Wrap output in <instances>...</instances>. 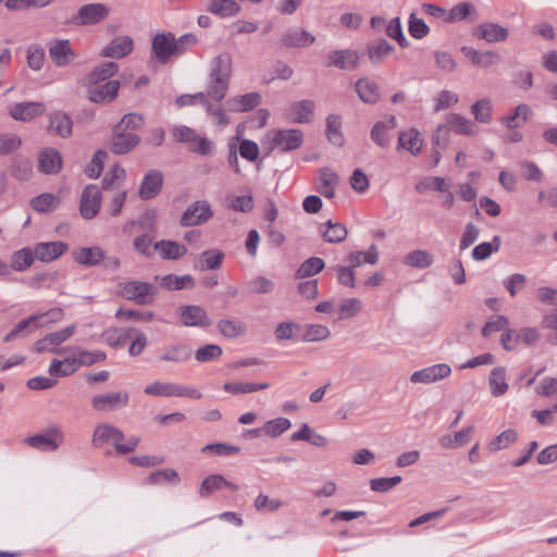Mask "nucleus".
Wrapping results in <instances>:
<instances>
[{"mask_svg": "<svg viewBox=\"0 0 557 557\" xmlns=\"http://www.w3.org/2000/svg\"><path fill=\"white\" fill-rule=\"evenodd\" d=\"M261 96L258 92H249L231 97L226 100V109L231 112H247L259 106Z\"/></svg>", "mask_w": 557, "mask_h": 557, "instance_id": "nucleus-25", "label": "nucleus"}, {"mask_svg": "<svg viewBox=\"0 0 557 557\" xmlns=\"http://www.w3.org/2000/svg\"><path fill=\"white\" fill-rule=\"evenodd\" d=\"M209 84L207 88V95L209 98L215 101H221L228 89V79L218 78V77H209Z\"/></svg>", "mask_w": 557, "mask_h": 557, "instance_id": "nucleus-54", "label": "nucleus"}, {"mask_svg": "<svg viewBox=\"0 0 557 557\" xmlns=\"http://www.w3.org/2000/svg\"><path fill=\"white\" fill-rule=\"evenodd\" d=\"M73 259L76 263L85 267H96L106 259V252L101 247H83L73 252Z\"/></svg>", "mask_w": 557, "mask_h": 557, "instance_id": "nucleus-24", "label": "nucleus"}, {"mask_svg": "<svg viewBox=\"0 0 557 557\" xmlns=\"http://www.w3.org/2000/svg\"><path fill=\"white\" fill-rule=\"evenodd\" d=\"M153 249L159 252L162 259H178L187 252L184 245L173 240H160L153 245Z\"/></svg>", "mask_w": 557, "mask_h": 557, "instance_id": "nucleus-40", "label": "nucleus"}, {"mask_svg": "<svg viewBox=\"0 0 557 557\" xmlns=\"http://www.w3.org/2000/svg\"><path fill=\"white\" fill-rule=\"evenodd\" d=\"M290 428V421L287 418H276L267 421L261 431L271 437H277Z\"/></svg>", "mask_w": 557, "mask_h": 557, "instance_id": "nucleus-57", "label": "nucleus"}, {"mask_svg": "<svg viewBox=\"0 0 557 557\" xmlns=\"http://www.w3.org/2000/svg\"><path fill=\"white\" fill-rule=\"evenodd\" d=\"M473 35L487 42L505 41L509 32L506 27L492 22L480 24L473 32Z\"/></svg>", "mask_w": 557, "mask_h": 557, "instance_id": "nucleus-21", "label": "nucleus"}, {"mask_svg": "<svg viewBox=\"0 0 557 557\" xmlns=\"http://www.w3.org/2000/svg\"><path fill=\"white\" fill-rule=\"evenodd\" d=\"M268 383H245V382H227L223 385V389L231 394H248L267 389Z\"/></svg>", "mask_w": 557, "mask_h": 557, "instance_id": "nucleus-52", "label": "nucleus"}, {"mask_svg": "<svg viewBox=\"0 0 557 557\" xmlns=\"http://www.w3.org/2000/svg\"><path fill=\"white\" fill-rule=\"evenodd\" d=\"M490 389L493 396L498 397L508 391L505 368L497 367L491 371L488 379Z\"/></svg>", "mask_w": 557, "mask_h": 557, "instance_id": "nucleus-47", "label": "nucleus"}, {"mask_svg": "<svg viewBox=\"0 0 557 557\" xmlns=\"http://www.w3.org/2000/svg\"><path fill=\"white\" fill-rule=\"evenodd\" d=\"M392 51L393 46L384 39L368 47V55L373 63L380 62Z\"/></svg>", "mask_w": 557, "mask_h": 557, "instance_id": "nucleus-61", "label": "nucleus"}, {"mask_svg": "<svg viewBox=\"0 0 557 557\" xmlns=\"http://www.w3.org/2000/svg\"><path fill=\"white\" fill-rule=\"evenodd\" d=\"M405 265L417 268V269H426L432 265L434 262V256L423 249H416L408 252L403 260Z\"/></svg>", "mask_w": 557, "mask_h": 557, "instance_id": "nucleus-43", "label": "nucleus"}, {"mask_svg": "<svg viewBox=\"0 0 557 557\" xmlns=\"http://www.w3.org/2000/svg\"><path fill=\"white\" fill-rule=\"evenodd\" d=\"M39 318V315H30L29 318L20 321L3 338V341L5 343L11 342L17 337L26 336L27 334L34 332L36 329L44 326V323H37Z\"/></svg>", "mask_w": 557, "mask_h": 557, "instance_id": "nucleus-39", "label": "nucleus"}, {"mask_svg": "<svg viewBox=\"0 0 557 557\" xmlns=\"http://www.w3.org/2000/svg\"><path fill=\"white\" fill-rule=\"evenodd\" d=\"M326 225L327 230L323 233V237L327 243L336 244L346 239L348 231L344 224L329 221Z\"/></svg>", "mask_w": 557, "mask_h": 557, "instance_id": "nucleus-55", "label": "nucleus"}, {"mask_svg": "<svg viewBox=\"0 0 557 557\" xmlns=\"http://www.w3.org/2000/svg\"><path fill=\"white\" fill-rule=\"evenodd\" d=\"M193 349L189 345L184 343H174L161 349L158 355V360L161 362L170 363H185L190 360Z\"/></svg>", "mask_w": 557, "mask_h": 557, "instance_id": "nucleus-11", "label": "nucleus"}, {"mask_svg": "<svg viewBox=\"0 0 557 557\" xmlns=\"http://www.w3.org/2000/svg\"><path fill=\"white\" fill-rule=\"evenodd\" d=\"M175 383L154 382L145 387L146 395L160 397H174Z\"/></svg>", "mask_w": 557, "mask_h": 557, "instance_id": "nucleus-62", "label": "nucleus"}, {"mask_svg": "<svg viewBox=\"0 0 557 557\" xmlns=\"http://www.w3.org/2000/svg\"><path fill=\"white\" fill-rule=\"evenodd\" d=\"M140 141V137L122 129V125H115L111 138L110 149L115 154H124L134 149Z\"/></svg>", "mask_w": 557, "mask_h": 557, "instance_id": "nucleus-8", "label": "nucleus"}, {"mask_svg": "<svg viewBox=\"0 0 557 557\" xmlns=\"http://www.w3.org/2000/svg\"><path fill=\"white\" fill-rule=\"evenodd\" d=\"M331 332L327 326L322 324H308L305 327L302 341L307 343L325 341Z\"/></svg>", "mask_w": 557, "mask_h": 557, "instance_id": "nucleus-56", "label": "nucleus"}, {"mask_svg": "<svg viewBox=\"0 0 557 557\" xmlns=\"http://www.w3.org/2000/svg\"><path fill=\"white\" fill-rule=\"evenodd\" d=\"M75 329V325H70L46 335L34 344V350L38 354L45 351L57 352V347L69 339L74 334Z\"/></svg>", "mask_w": 557, "mask_h": 557, "instance_id": "nucleus-9", "label": "nucleus"}, {"mask_svg": "<svg viewBox=\"0 0 557 557\" xmlns=\"http://www.w3.org/2000/svg\"><path fill=\"white\" fill-rule=\"evenodd\" d=\"M397 126L395 116L391 115L383 121L376 122L370 133L371 139L381 148H388L391 145L389 132Z\"/></svg>", "mask_w": 557, "mask_h": 557, "instance_id": "nucleus-19", "label": "nucleus"}, {"mask_svg": "<svg viewBox=\"0 0 557 557\" xmlns=\"http://www.w3.org/2000/svg\"><path fill=\"white\" fill-rule=\"evenodd\" d=\"M128 401L129 394L125 391L95 395L90 400L92 409L98 412L124 408Z\"/></svg>", "mask_w": 557, "mask_h": 557, "instance_id": "nucleus-7", "label": "nucleus"}, {"mask_svg": "<svg viewBox=\"0 0 557 557\" xmlns=\"http://www.w3.org/2000/svg\"><path fill=\"white\" fill-rule=\"evenodd\" d=\"M69 249L64 242H42L34 246V253L37 260L41 262H51L63 256Z\"/></svg>", "mask_w": 557, "mask_h": 557, "instance_id": "nucleus-15", "label": "nucleus"}, {"mask_svg": "<svg viewBox=\"0 0 557 557\" xmlns=\"http://www.w3.org/2000/svg\"><path fill=\"white\" fill-rule=\"evenodd\" d=\"M304 141V134L298 129H273L267 133L262 145L268 153L275 148L282 151L298 149Z\"/></svg>", "mask_w": 557, "mask_h": 557, "instance_id": "nucleus-2", "label": "nucleus"}, {"mask_svg": "<svg viewBox=\"0 0 557 557\" xmlns=\"http://www.w3.org/2000/svg\"><path fill=\"white\" fill-rule=\"evenodd\" d=\"M134 48L133 39L129 36L114 38L102 51L101 55L107 58H124Z\"/></svg>", "mask_w": 557, "mask_h": 557, "instance_id": "nucleus-30", "label": "nucleus"}, {"mask_svg": "<svg viewBox=\"0 0 557 557\" xmlns=\"http://www.w3.org/2000/svg\"><path fill=\"white\" fill-rule=\"evenodd\" d=\"M341 119L337 115H330L326 120L327 137L334 146H342L344 144V137L341 133Z\"/></svg>", "mask_w": 557, "mask_h": 557, "instance_id": "nucleus-59", "label": "nucleus"}, {"mask_svg": "<svg viewBox=\"0 0 557 557\" xmlns=\"http://www.w3.org/2000/svg\"><path fill=\"white\" fill-rule=\"evenodd\" d=\"M161 285L169 290H180L183 288H193L195 280L190 274L182 276L168 274L161 278Z\"/></svg>", "mask_w": 557, "mask_h": 557, "instance_id": "nucleus-49", "label": "nucleus"}, {"mask_svg": "<svg viewBox=\"0 0 557 557\" xmlns=\"http://www.w3.org/2000/svg\"><path fill=\"white\" fill-rule=\"evenodd\" d=\"M225 258V253L220 249H209L198 255L195 268L200 271L218 270Z\"/></svg>", "mask_w": 557, "mask_h": 557, "instance_id": "nucleus-32", "label": "nucleus"}, {"mask_svg": "<svg viewBox=\"0 0 557 557\" xmlns=\"http://www.w3.org/2000/svg\"><path fill=\"white\" fill-rule=\"evenodd\" d=\"M319 182L317 190L326 198H333L339 183L338 174L330 168H322L319 170Z\"/></svg>", "mask_w": 557, "mask_h": 557, "instance_id": "nucleus-31", "label": "nucleus"}, {"mask_svg": "<svg viewBox=\"0 0 557 557\" xmlns=\"http://www.w3.org/2000/svg\"><path fill=\"white\" fill-rule=\"evenodd\" d=\"M213 216V211L207 200H197L183 212L180 224L185 227L206 223Z\"/></svg>", "mask_w": 557, "mask_h": 557, "instance_id": "nucleus-6", "label": "nucleus"}, {"mask_svg": "<svg viewBox=\"0 0 557 557\" xmlns=\"http://www.w3.org/2000/svg\"><path fill=\"white\" fill-rule=\"evenodd\" d=\"M172 133L174 140L187 144L191 152L201 156H210L214 152L213 143L207 137L199 136L195 129L188 126H174Z\"/></svg>", "mask_w": 557, "mask_h": 557, "instance_id": "nucleus-3", "label": "nucleus"}, {"mask_svg": "<svg viewBox=\"0 0 557 557\" xmlns=\"http://www.w3.org/2000/svg\"><path fill=\"white\" fill-rule=\"evenodd\" d=\"M314 110V102L302 100L295 102L289 108V119L295 123H308L311 120Z\"/></svg>", "mask_w": 557, "mask_h": 557, "instance_id": "nucleus-41", "label": "nucleus"}, {"mask_svg": "<svg viewBox=\"0 0 557 557\" xmlns=\"http://www.w3.org/2000/svg\"><path fill=\"white\" fill-rule=\"evenodd\" d=\"M119 286L122 297L141 306L152 304L157 294V287L148 282L132 280Z\"/></svg>", "mask_w": 557, "mask_h": 557, "instance_id": "nucleus-4", "label": "nucleus"}, {"mask_svg": "<svg viewBox=\"0 0 557 557\" xmlns=\"http://www.w3.org/2000/svg\"><path fill=\"white\" fill-rule=\"evenodd\" d=\"M222 487H228L232 491H237L238 485L232 482H228L224 476L220 474H211L203 479L201 485L199 487V495L201 497L210 496L214 491H218Z\"/></svg>", "mask_w": 557, "mask_h": 557, "instance_id": "nucleus-34", "label": "nucleus"}, {"mask_svg": "<svg viewBox=\"0 0 557 557\" xmlns=\"http://www.w3.org/2000/svg\"><path fill=\"white\" fill-rule=\"evenodd\" d=\"M48 49L52 62L58 66H65L74 59V52L71 49L70 41L66 39L50 41Z\"/></svg>", "mask_w": 557, "mask_h": 557, "instance_id": "nucleus-20", "label": "nucleus"}, {"mask_svg": "<svg viewBox=\"0 0 557 557\" xmlns=\"http://www.w3.org/2000/svg\"><path fill=\"white\" fill-rule=\"evenodd\" d=\"M232 75V57L228 52H222L210 62L209 77L231 78Z\"/></svg>", "mask_w": 557, "mask_h": 557, "instance_id": "nucleus-33", "label": "nucleus"}, {"mask_svg": "<svg viewBox=\"0 0 557 557\" xmlns=\"http://www.w3.org/2000/svg\"><path fill=\"white\" fill-rule=\"evenodd\" d=\"M208 11L220 17H231L239 13L240 5L235 0H211Z\"/></svg>", "mask_w": 557, "mask_h": 557, "instance_id": "nucleus-42", "label": "nucleus"}, {"mask_svg": "<svg viewBox=\"0 0 557 557\" xmlns=\"http://www.w3.org/2000/svg\"><path fill=\"white\" fill-rule=\"evenodd\" d=\"M46 104L39 101L14 103L9 109V114L15 121L28 122L34 117L44 114Z\"/></svg>", "mask_w": 557, "mask_h": 557, "instance_id": "nucleus-12", "label": "nucleus"}, {"mask_svg": "<svg viewBox=\"0 0 557 557\" xmlns=\"http://www.w3.org/2000/svg\"><path fill=\"white\" fill-rule=\"evenodd\" d=\"M35 259L34 248H23L12 255L11 268L18 272L24 271L33 264Z\"/></svg>", "mask_w": 557, "mask_h": 557, "instance_id": "nucleus-50", "label": "nucleus"}, {"mask_svg": "<svg viewBox=\"0 0 557 557\" xmlns=\"http://www.w3.org/2000/svg\"><path fill=\"white\" fill-rule=\"evenodd\" d=\"M531 115V109L528 104L521 103L519 104L515 112L508 116L503 117L502 122L508 127V128H518L522 124H524L529 116Z\"/></svg>", "mask_w": 557, "mask_h": 557, "instance_id": "nucleus-51", "label": "nucleus"}, {"mask_svg": "<svg viewBox=\"0 0 557 557\" xmlns=\"http://www.w3.org/2000/svg\"><path fill=\"white\" fill-rule=\"evenodd\" d=\"M73 122L63 112H54L49 116L47 131L49 134L66 138L72 134Z\"/></svg>", "mask_w": 557, "mask_h": 557, "instance_id": "nucleus-29", "label": "nucleus"}, {"mask_svg": "<svg viewBox=\"0 0 557 557\" xmlns=\"http://www.w3.org/2000/svg\"><path fill=\"white\" fill-rule=\"evenodd\" d=\"M180 321L185 326H210L211 320L206 310L199 306H183L180 308Z\"/></svg>", "mask_w": 557, "mask_h": 557, "instance_id": "nucleus-18", "label": "nucleus"}, {"mask_svg": "<svg viewBox=\"0 0 557 557\" xmlns=\"http://www.w3.org/2000/svg\"><path fill=\"white\" fill-rule=\"evenodd\" d=\"M27 64L32 70L38 71L42 67L45 61V50L38 45H30L26 53Z\"/></svg>", "mask_w": 557, "mask_h": 557, "instance_id": "nucleus-63", "label": "nucleus"}, {"mask_svg": "<svg viewBox=\"0 0 557 557\" xmlns=\"http://www.w3.org/2000/svg\"><path fill=\"white\" fill-rule=\"evenodd\" d=\"M314 41L315 37L312 34L298 28L287 29L281 38V44L285 48H305Z\"/></svg>", "mask_w": 557, "mask_h": 557, "instance_id": "nucleus-23", "label": "nucleus"}, {"mask_svg": "<svg viewBox=\"0 0 557 557\" xmlns=\"http://www.w3.org/2000/svg\"><path fill=\"white\" fill-rule=\"evenodd\" d=\"M461 51L473 64L483 67L492 66L500 61V55L493 51L481 52L471 47H462Z\"/></svg>", "mask_w": 557, "mask_h": 557, "instance_id": "nucleus-36", "label": "nucleus"}, {"mask_svg": "<svg viewBox=\"0 0 557 557\" xmlns=\"http://www.w3.org/2000/svg\"><path fill=\"white\" fill-rule=\"evenodd\" d=\"M359 55L352 50H335L329 53L326 66L341 70H352L357 65Z\"/></svg>", "mask_w": 557, "mask_h": 557, "instance_id": "nucleus-26", "label": "nucleus"}, {"mask_svg": "<svg viewBox=\"0 0 557 557\" xmlns=\"http://www.w3.org/2000/svg\"><path fill=\"white\" fill-rule=\"evenodd\" d=\"M34 210L38 212H48L59 206V198L52 194H41L32 200Z\"/></svg>", "mask_w": 557, "mask_h": 557, "instance_id": "nucleus-60", "label": "nucleus"}, {"mask_svg": "<svg viewBox=\"0 0 557 557\" xmlns=\"http://www.w3.org/2000/svg\"><path fill=\"white\" fill-rule=\"evenodd\" d=\"M64 434L62 428L58 424H49L41 433L28 436L25 443L39 450H57L63 443Z\"/></svg>", "mask_w": 557, "mask_h": 557, "instance_id": "nucleus-5", "label": "nucleus"}, {"mask_svg": "<svg viewBox=\"0 0 557 557\" xmlns=\"http://www.w3.org/2000/svg\"><path fill=\"white\" fill-rule=\"evenodd\" d=\"M324 268V261L319 257H311L305 260L296 271V276L299 278L310 277Z\"/></svg>", "mask_w": 557, "mask_h": 557, "instance_id": "nucleus-53", "label": "nucleus"}, {"mask_svg": "<svg viewBox=\"0 0 557 557\" xmlns=\"http://www.w3.org/2000/svg\"><path fill=\"white\" fill-rule=\"evenodd\" d=\"M119 81H109L104 84L88 85V99L95 103H108L114 100L120 89Z\"/></svg>", "mask_w": 557, "mask_h": 557, "instance_id": "nucleus-13", "label": "nucleus"}, {"mask_svg": "<svg viewBox=\"0 0 557 557\" xmlns=\"http://www.w3.org/2000/svg\"><path fill=\"white\" fill-rule=\"evenodd\" d=\"M451 372V369L446 363H438L422 370L414 371L410 375L411 383H423L431 384L447 377Z\"/></svg>", "mask_w": 557, "mask_h": 557, "instance_id": "nucleus-14", "label": "nucleus"}, {"mask_svg": "<svg viewBox=\"0 0 557 557\" xmlns=\"http://www.w3.org/2000/svg\"><path fill=\"white\" fill-rule=\"evenodd\" d=\"M479 17L476 8L470 2H460L454 5L445 15L446 23H455L462 20L476 21Z\"/></svg>", "mask_w": 557, "mask_h": 557, "instance_id": "nucleus-35", "label": "nucleus"}, {"mask_svg": "<svg viewBox=\"0 0 557 557\" xmlns=\"http://www.w3.org/2000/svg\"><path fill=\"white\" fill-rule=\"evenodd\" d=\"M356 91L359 98L366 103H376L380 100L379 86L369 78H360L356 83Z\"/></svg>", "mask_w": 557, "mask_h": 557, "instance_id": "nucleus-38", "label": "nucleus"}, {"mask_svg": "<svg viewBox=\"0 0 557 557\" xmlns=\"http://www.w3.org/2000/svg\"><path fill=\"white\" fill-rule=\"evenodd\" d=\"M163 175L157 170H150L144 177L138 195L141 199L148 200L154 198L161 190Z\"/></svg>", "mask_w": 557, "mask_h": 557, "instance_id": "nucleus-22", "label": "nucleus"}, {"mask_svg": "<svg viewBox=\"0 0 557 557\" xmlns=\"http://www.w3.org/2000/svg\"><path fill=\"white\" fill-rule=\"evenodd\" d=\"M38 163L42 173L57 174L62 168L61 153L54 148H46L40 152Z\"/></svg>", "mask_w": 557, "mask_h": 557, "instance_id": "nucleus-28", "label": "nucleus"}, {"mask_svg": "<svg viewBox=\"0 0 557 557\" xmlns=\"http://www.w3.org/2000/svg\"><path fill=\"white\" fill-rule=\"evenodd\" d=\"M101 193L97 185H88L85 187L81 199V214L83 218L90 220L95 218L100 209Z\"/></svg>", "mask_w": 557, "mask_h": 557, "instance_id": "nucleus-10", "label": "nucleus"}, {"mask_svg": "<svg viewBox=\"0 0 557 557\" xmlns=\"http://www.w3.org/2000/svg\"><path fill=\"white\" fill-rule=\"evenodd\" d=\"M109 14V8L103 3H89L83 5L77 13L76 24L94 25L103 21Z\"/></svg>", "mask_w": 557, "mask_h": 557, "instance_id": "nucleus-16", "label": "nucleus"}, {"mask_svg": "<svg viewBox=\"0 0 557 557\" xmlns=\"http://www.w3.org/2000/svg\"><path fill=\"white\" fill-rule=\"evenodd\" d=\"M471 112L475 121L480 123H490L492 121V103L491 100L484 98L473 103Z\"/></svg>", "mask_w": 557, "mask_h": 557, "instance_id": "nucleus-58", "label": "nucleus"}, {"mask_svg": "<svg viewBox=\"0 0 557 557\" xmlns=\"http://www.w3.org/2000/svg\"><path fill=\"white\" fill-rule=\"evenodd\" d=\"M445 123L449 131L453 129L460 135H474L476 133L475 124L457 113H449L445 117Z\"/></svg>", "mask_w": 557, "mask_h": 557, "instance_id": "nucleus-37", "label": "nucleus"}, {"mask_svg": "<svg viewBox=\"0 0 557 557\" xmlns=\"http://www.w3.org/2000/svg\"><path fill=\"white\" fill-rule=\"evenodd\" d=\"M423 147V137L419 131L411 128L403 131L398 136L397 149L408 150L412 156H418Z\"/></svg>", "mask_w": 557, "mask_h": 557, "instance_id": "nucleus-27", "label": "nucleus"}, {"mask_svg": "<svg viewBox=\"0 0 557 557\" xmlns=\"http://www.w3.org/2000/svg\"><path fill=\"white\" fill-rule=\"evenodd\" d=\"M173 45L174 35L172 33L157 34L152 39L151 47L156 59L161 63H165L171 57L177 55Z\"/></svg>", "mask_w": 557, "mask_h": 557, "instance_id": "nucleus-17", "label": "nucleus"}, {"mask_svg": "<svg viewBox=\"0 0 557 557\" xmlns=\"http://www.w3.org/2000/svg\"><path fill=\"white\" fill-rule=\"evenodd\" d=\"M518 440V432L513 429H507L497 436H495L488 444L487 449L491 453H496L508 448Z\"/></svg>", "mask_w": 557, "mask_h": 557, "instance_id": "nucleus-48", "label": "nucleus"}, {"mask_svg": "<svg viewBox=\"0 0 557 557\" xmlns=\"http://www.w3.org/2000/svg\"><path fill=\"white\" fill-rule=\"evenodd\" d=\"M216 326L219 332L227 338L244 336L247 333V325L238 320L223 319Z\"/></svg>", "mask_w": 557, "mask_h": 557, "instance_id": "nucleus-46", "label": "nucleus"}, {"mask_svg": "<svg viewBox=\"0 0 557 557\" xmlns=\"http://www.w3.org/2000/svg\"><path fill=\"white\" fill-rule=\"evenodd\" d=\"M119 70L117 63L111 61L106 62L97 67L94 69L91 73L87 76V84L88 85H97L100 84L110 77H112Z\"/></svg>", "mask_w": 557, "mask_h": 557, "instance_id": "nucleus-45", "label": "nucleus"}, {"mask_svg": "<svg viewBox=\"0 0 557 557\" xmlns=\"http://www.w3.org/2000/svg\"><path fill=\"white\" fill-rule=\"evenodd\" d=\"M347 260L352 269H357L363 263L376 264L379 261V251L376 245L372 244L367 251H352L348 255Z\"/></svg>", "mask_w": 557, "mask_h": 557, "instance_id": "nucleus-44", "label": "nucleus"}, {"mask_svg": "<svg viewBox=\"0 0 557 557\" xmlns=\"http://www.w3.org/2000/svg\"><path fill=\"white\" fill-rule=\"evenodd\" d=\"M362 305L359 298H347L343 300L338 308L339 319H349L361 311Z\"/></svg>", "mask_w": 557, "mask_h": 557, "instance_id": "nucleus-64", "label": "nucleus"}, {"mask_svg": "<svg viewBox=\"0 0 557 557\" xmlns=\"http://www.w3.org/2000/svg\"><path fill=\"white\" fill-rule=\"evenodd\" d=\"M123 438V432L109 423H101L97 425L92 434V443L95 446L100 447L106 443H111L120 454L133 451L139 443L138 437H132L126 444H122L121 442Z\"/></svg>", "mask_w": 557, "mask_h": 557, "instance_id": "nucleus-1", "label": "nucleus"}]
</instances>
